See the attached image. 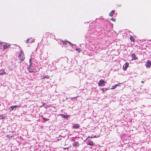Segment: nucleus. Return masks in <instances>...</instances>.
Listing matches in <instances>:
<instances>
[{
	"label": "nucleus",
	"mask_w": 151,
	"mask_h": 151,
	"mask_svg": "<svg viewBox=\"0 0 151 151\" xmlns=\"http://www.w3.org/2000/svg\"><path fill=\"white\" fill-rule=\"evenodd\" d=\"M119 84H116L115 85L112 86V88H111V89H114L116 88L117 86H118Z\"/></svg>",
	"instance_id": "16"
},
{
	"label": "nucleus",
	"mask_w": 151,
	"mask_h": 151,
	"mask_svg": "<svg viewBox=\"0 0 151 151\" xmlns=\"http://www.w3.org/2000/svg\"><path fill=\"white\" fill-rule=\"evenodd\" d=\"M103 91H106L107 90V89L106 88H103L101 89Z\"/></svg>",
	"instance_id": "21"
},
{
	"label": "nucleus",
	"mask_w": 151,
	"mask_h": 151,
	"mask_svg": "<svg viewBox=\"0 0 151 151\" xmlns=\"http://www.w3.org/2000/svg\"><path fill=\"white\" fill-rule=\"evenodd\" d=\"M24 54L22 53L19 55L18 57L19 58L20 63H21L24 59Z\"/></svg>",
	"instance_id": "1"
},
{
	"label": "nucleus",
	"mask_w": 151,
	"mask_h": 151,
	"mask_svg": "<svg viewBox=\"0 0 151 151\" xmlns=\"http://www.w3.org/2000/svg\"><path fill=\"white\" fill-rule=\"evenodd\" d=\"M133 37H131V38H130V39L131 40V41H132V39H133Z\"/></svg>",
	"instance_id": "24"
},
{
	"label": "nucleus",
	"mask_w": 151,
	"mask_h": 151,
	"mask_svg": "<svg viewBox=\"0 0 151 151\" xmlns=\"http://www.w3.org/2000/svg\"><path fill=\"white\" fill-rule=\"evenodd\" d=\"M79 127V125L78 124H76L75 125H74L73 127V128L76 129Z\"/></svg>",
	"instance_id": "8"
},
{
	"label": "nucleus",
	"mask_w": 151,
	"mask_h": 151,
	"mask_svg": "<svg viewBox=\"0 0 151 151\" xmlns=\"http://www.w3.org/2000/svg\"><path fill=\"white\" fill-rule=\"evenodd\" d=\"M42 118H43V119H44V120L46 121H47L48 120H49L48 119H46L45 118H43V117H42Z\"/></svg>",
	"instance_id": "22"
},
{
	"label": "nucleus",
	"mask_w": 151,
	"mask_h": 151,
	"mask_svg": "<svg viewBox=\"0 0 151 151\" xmlns=\"http://www.w3.org/2000/svg\"><path fill=\"white\" fill-rule=\"evenodd\" d=\"M145 65L147 68H150L151 66V62L149 61H147L145 64Z\"/></svg>",
	"instance_id": "3"
},
{
	"label": "nucleus",
	"mask_w": 151,
	"mask_h": 151,
	"mask_svg": "<svg viewBox=\"0 0 151 151\" xmlns=\"http://www.w3.org/2000/svg\"><path fill=\"white\" fill-rule=\"evenodd\" d=\"M64 43H65V44H66V45L67 44V43H68L69 44L71 45L72 46L73 45V44H71L70 42L69 41H66L65 43V42Z\"/></svg>",
	"instance_id": "13"
},
{
	"label": "nucleus",
	"mask_w": 151,
	"mask_h": 151,
	"mask_svg": "<svg viewBox=\"0 0 151 151\" xmlns=\"http://www.w3.org/2000/svg\"><path fill=\"white\" fill-rule=\"evenodd\" d=\"M61 116H62V117L63 118H66L67 119L68 118V117L69 116H66L64 114H62L61 115Z\"/></svg>",
	"instance_id": "10"
},
{
	"label": "nucleus",
	"mask_w": 151,
	"mask_h": 151,
	"mask_svg": "<svg viewBox=\"0 0 151 151\" xmlns=\"http://www.w3.org/2000/svg\"><path fill=\"white\" fill-rule=\"evenodd\" d=\"M88 145H90L93 146L95 145L94 143H93V142H88Z\"/></svg>",
	"instance_id": "12"
},
{
	"label": "nucleus",
	"mask_w": 151,
	"mask_h": 151,
	"mask_svg": "<svg viewBox=\"0 0 151 151\" xmlns=\"http://www.w3.org/2000/svg\"><path fill=\"white\" fill-rule=\"evenodd\" d=\"M18 106H13V108H14V110H15L16 109V108Z\"/></svg>",
	"instance_id": "20"
},
{
	"label": "nucleus",
	"mask_w": 151,
	"mask_h": 151,
	"mask_svg": "<svg viewBox=\"0 0 151 151\" xmlns=\"http://www.w3.org/2000/svg\"><path fill=\"white\" fill-rule=\"evenodd\" d=\"M1 44V42L0 41V44Z\"/></svg>",
	"instance_id": "26"
},
{
	"label": "nucleus",
	"mask_w": 151,
	"mask_h": 151,
	"mask_svg": "<svg viewBox=\"0 0 151 151\" xmlns=\"http://www.w3.org/2000/svg\"><path fill=\"white\" fill-rule=\"evenodd\" d=\"M31 58L30 59V60H29V63H30V65L29 66V68H28V69H31Z\"/></svg>",
	"instance_id": "15"
},
{
	"label": "nucleus",
	"mask_w": 151,
	"mask_h": 151,
	"mask_svg": "<svg viewBox=\"0 0 151 151\" xmlns=\"http://www.w3.org/2000/svg\"><path fill=\"white\" fill-rule=\"evenodd\" d=\"M5 116H3L2 115H0V119H4L5 118Z\"/></svg>",
	"instance_id": "18"
},
{
	"label": "nucleus",
	"mask_w": 151,
	"mask_h": 151,
	"mask_svg": "<svg viewBox=\"0 0 151 151\" xmlns=\"http://www.w3.org/2000/svg\"><path fill=\"white\" fill-rule=\"evenodd\" d=\"M28 39L26 42V43H31L32 42H34V40H31L30 39Z\"/></svg>",
	"instance_id": "6"
},
{
	"label": "nucleus",
	"mask_w": 151,
	"mask_h": 151,
	"mask_svg": "<svg viewBox=\"0 0 151 151\" xmlns=\"http://www.w3.org/2000/svg\"><path fill=\"white\" fill-rule=\"evenodd\" d=\"M9 109H10V111L13 110H14V108H13V106H11Z\"/></svg>",
	"instance_id": "19"
},
{
	"label": "nucleus",
	"mask_w": 151,
	"mask_h": 151,
	"mask_svg": "<svg viewBox=\"0 0 151 151\" xmlns=\"http://www.w3.org/2000/svg\"><path fill=\"white\" fill-rule=\"evenodd\" d=\"M29 72H32V71H30V70H29Z\"/></svg>",
	"instance_id": "28"
},
{
	"label": "nucleus",
	"mask_w": 151,
	"mask_h": 151,
	"mask_svg": "<svg viewBox=\"0 0 151 151\" xmlns=\"http://www.w3.org/2000/svg\"><path fill=\"white\" fill-rule=\"evenodd\" d=\"M112 19L113 20V21H114L115 20V19Z\"/></svg>",
	"instance_id": "25"
},
{
	"label": "nucleus",
	"mask_w": 151,
	"mask_h": 151,
	"mask_svg": "<svg viewBox=\"0 0 151 151\" xmlns=\"http://www.w3.org/2000/svg\"><path fill=\"white\" fill-rule=\"evenodd\" d=\"M78 144L79 143L78 142H76L73 143V146L76 147L78 145Z\"/></svg>",
	"instance_id": "7"
},
{
	"label": "nucleus",
	"mask_w": 151,
	"mask_h": 151,
	"mask_svg": "<svg viewBox=\"0 0 151 151\" xmlns=\"http://www.w3.org/2000/svg\"><path fill=\"white\" fill-rule=\"evenodd\" d=\"M49 76H47L46 75H44L43 76V78H47V79H48L49 78Z\"/></svg>",
	"instance_id": "17"
},
{
	"label": "nucleus",
	"mask_w": 151,
	"mask_h": 151,
	"mask_svg": "<svg viewBox=\"0 0 151 151\" xmlns=\"http://www.w3.org/2000/svg\"><path fill=\"white\" fill-rule=\"evenodd\" d=\"M70 141H74L75 140L73 138H71L70 139Z\"/></svg>",
	"instance_id": "23"
},
{
	"label": "nucleus",
	"mask_w": 151,
	"mask_h": 151,
	"mask_svg": "<svg viewBox=\"0 0 151 151\" xmlns=\"http://www.w3.org/2000/svg\"><path fill=\"white\" fill-rule=\"evenodd\" d=\"M3 47L4 49H6L8 48L9 47V45H3Z\"/></svg>",
	"instance_id": "14"
},
{
	"label": "nucleus",
	"mask_w": 151,
	"mask_h": 151,
	"mask_svg": "<svg viewBox=\"0 0 151 151\" xmlns=\"http://www.w3.org/2000/svg\"><path fill=\"white\" fill-rule=\"evenodd\" d=\"M131 56L132 58V60H136L137 59V58L136 57V55L134 53H132Z\"/></svg>",
	"instance_id": "5"
},
{
	"label": "nucleus",
	"mask_w": 151,
	"mask_h": 151,
	"mask_svg": "<svg viewBox=\"0 0 151 151\" xmlns=\"http://www.w3.org/2000/svg\"><path fill=\"white\" fill-rule=\"evenodd\" d=\"M6 73V72L3 70H0V75H3Z\"/></svg>",
	"instance_id": "9"
},
{
	"label": "nucleus",
	"mask_w": 151,
	"mask_h": 151,
	"mask_svg": "<svg viewBox=\"0 0 151 151\" xmlns=\"http://www.w3.org/2000/svg\"><path fill=\"white\" fill-rule=\"evenodd\" d=\"M114 12V10H112L109 14V15L111 16H112L113 15V14Z\"/></svg>",
	"instance_id": "11"
},
{
	"label": "nucleus",
	"mask_w": 151,
	"mask_h": 151,
	"mask_svg": "<svg viewBox=\"0 0 151 151\" xmlns=\"http://www.w3.org/2000/svg\"><path fill=\"white\" fill-rule=\"evenodd\" d=\"M141 82L142 83H144V82L143 81H141Z\"/></svg>",
	"instance_id": "27"
},
{
	"label": "nucleus",
	"mask_w": 151,
	"mask_h": 151,
	"mask_svg": "<svg viewBox=\"0 0 151 151\" xmlns=\"http://www.w3.org/2000/svg\"><path fill=\"white\" fill-rule=\"evenodd\" d=\"M104 83L105 81L104 80H101L99 82L98 86H102Z\"/></svg>",
	"instance_id": "2"
},
{
	"label": "nucleus",
	"mask_w": 151,
	"mask_h": 151,
	"mask_svg": "<svg viewBox=\"0 0 151 151\" xmlns=\"http://www.w3.org/2000/svg\"><path fill=\"white\" fill-rule=\"evenodd\" d=\"M129 64L126 63L123 66V69L124 70H126Z\"/></svg>",
	"instance_id": "4"
}]
</instances>
